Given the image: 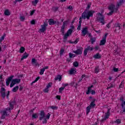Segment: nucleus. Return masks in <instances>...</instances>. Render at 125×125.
Instances as JSON below:
<instances>
[{"instance_id":"f257e3e1","label":"nucleus","mask_w":125,"mask_h":125,"mask_svg":"<svg viewBox=\"0 0 125 125\" xmlns=\"http://www.w3.org/2000/svg\"><path fill=\"white\" fill-rule=\"evenodd\" d=\"M94 13H95V11L93 10L88 11V12H83L82 13V16L80 17L79 19L80 21L79 25H82V19H84V20H85L86 19L89 20L90 17H92Z\"/></svg>"},{"instance_id":"f03ea898","label":"nucleus","mask_w":125,"mask_h":125,"mask_svg":"<svg viewBox=\"0 0 125 125\" xmlns=\"http://www.w3.org/2000/svg\"><path fill=\"white\" fill-rule=\"evenodd\" d=\"M109 10H110V12L107 14V15H112L114 12L117 13L118 12V9L116 8V6L113 4H111L108 6Z\"/></svg>"},{"instance_id":"7ed1b4c3","label":"nucleus","mask_w":125,"mask_h":125,"mask_svg":"<svg viewBox=\"0 0 125 125\" xmlns=\"http://www.w3.org/2000/svg\"><path fill=\"white\" fill-rule=\"evenodd\" d=\"M98 14L99 17H97V21L100 22L102 25H104L105 24V17L100 13H99Z\"/></svg>"},{"instance_id":"20e7f679","label":"nucleus","mask_w":125,"mask_h":125,"mask_svg":"<svg viewBox=\"0 0 125 125\" xmlns=\"http://www.w3.org/2000/svg\"><path fill=\"white\" fill-rule=\"evenodd\" d=\"M83 48L80 47L77 50L73 51V52L77 55H80L83 53Z\"/></svg>"},{"instance_id":"39448f33","label":"nucleus","mask_w":125,"mask_h":125,"mask_svg":"<svg viewBox=\"0 0 125 125\" xmlns=\"http://www.w3.org/2000/svg\"><path fill=\"white\" fill-rule=\"evenodd\" d=\"M107 36H108V33H105L104 36L103 37L102 40L100 42L101 45H104L106 43V39H107Z\"/></svg>"},{"instance_id":"423d86ee","label":"nucleus","mask_w":125,"mask_h":125,"mask_svg":"<svg viewBox=\"0 0 125 125\" xmlns=\"http://www.w3.org/2000/svg\"><path fill=\"white\" fill-rule=\"evenodd\" d=\"M47 26V22H44V24L41 25L42 28L40 29V32H41V33H43L44 32H45V31H46Z\"/></svg>"},{"instance_id":"0eeeda50","label":"nucleus","mask_w":125,"mask_h":125,"mask_svg":"<svg viewBox=\"0 0 125 125\" xmlns=\"http://www.w3.org/2000/svg\"><path fill=\"white\" fill-rule=\"evenodd\" d=\"M67 24H68L67 21H64L62 23V25L61 28V32H62V34H63V35H64V34L65 33V31L64 30H65V27L66 25H67Z\"/></svg>"},{"instance_id":"6e6552de","label":"nucleus","mask_w":125,"mask_h":125,"mask_svg":"<svg viewBox=\"0 0 125 125\" xmlns=\"http://www.w3.org/2000/svg\"><path fill=\"white\" fill-rule=\"evenodd\" d=\"M87 27L85 26V28H83L82 30V34L83 37H85V35L88 34V31L87 30Z\"/></svg>"},{"instance_id":"1a4fd4ad","label":"nucleus","mask_w":125,"mask_h":125,"mask_svg":"<svg viewBox=\"0 0 125 125\" xmlns=\"http://www.w3.org/2000/svg\"><path fill=\"white\" fill-rule=\"evenodd\" d=\"M109 116H110V109H108L107 113H105V116L104 118L102 119V120L101 121V123H103L104 121H106V120H107V119L109 118Z\"/></svg>"},{"instance_id":"9d476101","label":"nucleus","mask_w":125,"mask_h":125,"mask_svg":"<svg viewBox=\"0 0 125 125\" xmlns=\"http://www.w3.org/2000/svg\"><path fill=\"white\" fill-rule=\"evenodd\" d=\"M45 118V113H44V111L43 110H42L40 113L39 120L40 121H42V120H43Z\"/></svg>"},{"instance_id":"9b49d317","label":"nucleus","mask_w":125,"mask_h":125,"mask_svg":"<svg viewBox=\"0 0 125 125\" xmlns=\"http://www.w3.org/2000/svg\"><path fill=\"white\" fill-rule=\"evenodd\" d=\"M10 111H11V108L10 107H7L5 110H4L2 111L3 115H4L5 116H8V112L9 113H10Z\"/></svg>"},{"instance_id":"f8f14e48","label":"nucleus","mask_w":125,"mask_h":125,"mask_svg":"<svg viewBox=\"0 0 125 125\" xmlns=\"http://www.w3.org/2000/svg\"><path fill=\"white\" fill-rule=\"evenodd\" d=\"M0 92L1 94V97H2L3 99L5 98V88H4L3 87H1Z\"/></svg>"},{"instance_id":"ddd939ff","label":"nucleus","mask_w":125,"mask_h":125,"mask_svg":"<svg viewBox=\"0 0 125 125\" xmlns=\"http://www.w3.org/2000/svg\"><path fill=\"white\" fill-rule=\"evenodd\" d=\"M123 3H124V0H120L118 2H117L115 8H117V10H119V8L120 6H121V5H123Z\"/></svg>"},{"instance_id":"4468645a","label":"nucleus","mask_w":125,"mask_h":125,"mask_svg":"<svg viewBox=\"0 0 125 125\" xmlns=\"http://www.w3.org/2000/svg\"><path fill=\"white\" fill-rule=\"evenodd\" d=\"M95 99H93L92 100V101L91 102V103L90 104V105H89V107L92 109V108H94V107H95L96 106V104H95Z\"/></svg>"},{"instance_id":"2eb2a0df","label":"nucleus","mask_w":125,"mask_h":125,"mask_svg":"<svg viewBox=\"0 0 125 125\" xmlns=\"http://www.w3.org/2000/svg\"><path fill=\"white\" fill-rule=\"evenodd\" d=\"M14 76H10L7 80L6 82V85H7V86H8V85H9V83H10V82L11 81H12V79H13V77Z\"/></svg>"},{"instance_id":"dca6fc26","label":"nucleus","mask_w":125,"mask_h":125,"mask_svg":"<svg viewBox=\"0 0 125 125\" xmlns=\"http://www.w3.org/2000/svg\"><path fill=\"white\" fill-rule=\"evenodd\" d=\"M114 28H115V32H117V31H119V30H121V24L118 23H115Z\"/></svg>"},{"instance_id":"f3484780","label":"nucleus","mask_w":125,"mask_h":125,"mask_svg":"<svg viewBox=\"0 0 125 125\" xmlns=\"http://www.w3.org/2000/svg\"><path fill=\"white\" fill-rule=\"evenodd\" d=\"M76 72L77 71H76L75 68H71L69 71V75H75Z\"/></svg>"},{"instance_id":"a211bd4d","label":"nucleus","mask_w":125,"mask_h":125,"mask_svg":"<svg viewBox=\"0 0 125 125\" xmlns=\"http://www.w3.org/2000/svg\"><path fill=\"white\" fill-rule=\"evenodd\" d=\"M48 22L49 25H54V24H56V21L52 19H49Z\"/></svg>"},{"instance_id":"6ab92c4d","label":"nucleus","mask_w":125,"mask_h":125,"mask_svg":"<svg viewBox=\"0 0 125 125\" xmlns=\"http://www.w3.org/2000/svg\"><path fill=\"white\" fill-rule=\"evenodd\" d=\"M28 56H29V54L25 52L22 55V57H21V61H22V60H24V59H26V58H27Z\"/></svg>"},{"instance_id":"aec40b11","label":"nucleus","mask_w":125,"mask_h":125,"mask_svg":"<svg viewBox=\"0 0 125 125\" xmlns=\"http://www.w3.org/2000/svg\"><path fill=\"white\" fill-rule=\"evenodd\" d=\"M31 63L32 65H34L35 66H38V62L37 60L35 59H32L31 60Z\"/></svg>"},{"instance_id":"412c9836","label":"nucleus","mask_w":125,"mask_h":125,"mask_svg":"<svg viewBox=\"0 0 125 125\" xmlns=\"http://www.w3.org/2000/svg\"><path fill=\"white\" fill-rule=\"evenodd\" d=\"M13 83H14L15 84H16V83H19L20 82H21V79H15L13 80Z\"/></svg>"},{"instance_id":"4be33fe9","label":"nucleus","mask_w":125,"mask_h":125,"mask_svg":"<svg viewBox=\"0 0 125 125\" xmlns=\"http://www.w3.org/2000/svg\"><path fill=\"white\" fill-rule=\"evenodd\" d=\"M94 58H95V59H100V58H101V55L100 54H99V53H98L97 54H96L94 56H93Z\"/></svg>"},{"instance_id":"5701e85b","label":"nucleus","mask_w":125,"mask_h":125,"mask_svg":"<svg viewBox=\"0 0 125 125\" xmlns=\"http://www.w3.org/2000/svg\"><path fill=\"white\" fill-rule=\"evenodd\" d=\"M14 104H15V101H13L10 103V107L11 110H12L14 107Z\"/></svg>"},{"instance_id":"b1692460","label":"nucleus","mask_w":125,"mask_h":125,"mask_svg":"<svg viewBox=\"0 0 125 125\" xmlns=\"http://www.w3.org/2000/svg\"><path fill=\"white\" fill-rule=\"evenodd\" d=\"M55 81H59V82H61V80H62V77L61 75H58L57 77L55 78Z\"/></svg>"},{"instance_id":"393cba45","label":"nucleus","mask_w":125,"mask_h":125,"mask_svg":"<svg viewBox=\"0 0 125 125\" xmlns=\"http://www.w3.org/2000/svg\"><path fill=\"white\" fill-rule=\"evenodd\" d=\"M112 87H115V84L110 83L108 85L107 89H110V88H112Z\"/></svg>"},{"instance_id":"a878e982","label":"nucleus","mask_w":125,"mask_h":125,"mask_svg":"<svg viewBox=\"0 0 125 125\" xmlns=\"http://www.w3.org/2000/svg\"><path fill=\"white\" fill-rule=\"evenodd\" d=\"M4 14H5L6 16H9V15H10V12H9V10H6L4 12Z\"/></svg>"},{"instance_id":"bb28decb","label":"nucleus","mask_w":125,"mask_h":125,"mask_svg":"<svg viewBox=\"0 0 125 125\" xmlns=\"http://www.w3.org/2000/svg\"><path fill=\"white\" fill-rule=\"evenodd\" d=\"M19 89V86L17 85L13 88L12 91L13 92H16V91H17V90H18Z\"/></svg>"},{"instance_id":"cd10ccee","label":"nucleus","mask_w":125,"mask_h":125,"mask_svg":"<svg viewBox=\"0 0 125 125\" xmlns=\"http://www.w3.org/2000/svg\"><path fill=\"white\" fill-rule=\"evenodd\" d=\"M124 83H125V80H123L119 85V88H124V87L125 86Z\"/></svg>"},{"instance_id":"c85d7f7f","label":"nucleus","mask_w":125,"mask_h":125,"mask_svg":"<svg viewBox=\"0 0 125 125\" xmlns=\"http://www.w3.org/2000/svg\"><path fill=\"white\" fill-rule=\"evenodd\" d=\"M121 106L122 108H123V110L122 113H125V102H123V103L121 104Z\"/></svg>"},{"instance_id":"c756f323","label":"nucleus","mask_w":125,"mask_h":125,"mask_svg":"<svg viewBox=\"0 0 125 125\" xmlns=\"http://www.w3.org/2000/svg\"><path fill=\"white\" fill-rule=\"evenodd\" d=\"M68 37H69V34H68V33H66L64 35V37H63V42H66V41H67V39H68Z\"/></svg>"},{"instance_id":"7c9ffc66","label":"nucleus","mask_w":125,"mask_h":125,"mask_svg":"<svg viewBox=\"0 0 125 125\" xmlns=\"http://www.w3.org/2000/svg\"><path fill=\"white\" fill-rule=\"evenodd\" d=\"M37 118H39V114H32V119H37Z\"/></svg>"},{"instance_id":"2f4dec72","label":"nucleus","mask_w":125,"mask_h":125,"mask_svg":"<svg viewBox=\"0 0 125 125\" xmlns=\"http://www.w3.org/2000/svg\"><path fill=\"white\" fill-rule=\"evenodd\" d=\"M24 51H25V48L24 47H21L20 49V53H23Z\"/></svg>"},{"instance_id":"473e14b6","label":"nucleus","mask_w":125,"mask_h":125,"mask_svg":"<svg viewBox=\"0 0 125 125\" xmlns=\"http://www.w3.org/2000/svg\"><path fill=\"white\" fill-rule=\"evenodd\" d=\"M86 49L88 51H89V50L92 51V50H93V47H91L90 46H88Z\"/></svg>"},{"instance_id":"72a5a7b5","label":"nucleus","mask_w":125,"mask_h":125,"mask_svg":"<svg viewBox=\"0 0 125 125\" xmlns=\"http://www.w3.org/2000/svg\"><path fill=\"white\" fill-rule=\"evenodd\" d=\"M65 50H64V48H61V50L60 51V55H63V53H64Z\"/></svg>"},{"instance_id":"f704fd0d","label":"nucleus","mask_w":125,"mask_h":125,"mask_svg":"<svg viewBox=\"0 0 125 125\" xmlns=\"http://www.w3.org/2000/svg\"><path fill=\"white\" fill-rule=\"evenodd\" d=\"M90 40L92 44H93L94 42H95V41L96 40V39H95V38H91Z\"/></svg>"},{"instance_id":"c9c22d12","label":"nucleus","mask_w":125,"mask_h":125,"mask_svg":"<svg viewBox=\"0 0 125 125\" xmlns=\"http://www.w3.org/2000/svg\"><path fill=\"white\" fill-rule=\"evenodd\" d=\"M95 73L96 74L99 73V66H97L95 67Z\"/></svg>"},{"instance_id":"e433bc0d","label":"nucleus","mask_w":125,"mask_h":125,"mask_svg":"<svg viewBox=\"0 0 125 125\" xmlns=\"http://www.w3.org/2000/svg\"><path fill=\"white\" fill-rule=\"evenodd\" d=\"M5 37V34H4V35L0 38V43L4 40V37Z\"/></svg>"},{"instance_id":"4c0bfd02","label":"nucleus","mask_w":125,"mask_h":125,"mask_svg":"<svg viewBox=\"0 0 125 125\" xmlns=\"http://www.w3.org/2000/svg\"><path fill=\"white\" fill-rule=\"evenodd\" d=\"M76 55L72 53H69V58H74V57H75Z\"/></svg>"},{"instance_id":"58836bf2","label":"nucleus","mask_w":125,"mask_h":125,"mask_svg":"<svg viewBox=\"0 0 125 125\" xmlns=\"http://www.w3.org/2000/svg\"><path fill=\"white\" fill-rule=\"evenodd\" d=\"M59 89V92H60V93H61V92H62L63 90L65 89V87H61Z\"/></svg>"},{"instance_id":"ea45409f","label":"nucleus","mask_w":125,"mask_h":125,"mask_svg":"<svg viewBox=\"0 0 125 125\" xmlns=\"http://www.w3.org/2000/svg\"><path fill=\"white\" fill-rule=\"evenodd\" d=\"M73 66H74V67H78L79 66V62H73Z\"/></svg>"},{"instance_id":"a19ab883","label":"nucleus","mask_w":125,"mask_h":125,"mask_svg":"<svg viewBox=\"0 0 125 125\" xmlns=\"http://www.w3.org/2000/svg\"><path fill=\"white\" fill-rule=\"evenodd\" d=\"M90 109L91 107H90L89 106H88L86 108V114L87 115L88 114V113H89V112H90Z\"/></svg>"},{"instance_id":"79ce46f5","label":"nucleus","mask_w":125,"mask_h":125,"mask_svg":"<svg viewBox=\"0 0 125 125\" xmlns=\"http://www.w3.org/2000/svg\"><path fill=\"white\" fill-rule=\"evenodd\" d=\"M75 82H73L71 83V85H72V86H74L75 87L77 88V86H78V83H76L75 85Z\"/></svg>"},{"instance_id":"37998d69","label":"nucleus","mask_w":125,"mask_h":125,"mask_svg":"<svg viewBox=\"0 0 125 125\" xmlns=\"http://www.w3.org/2000/svg\"><path fill=\"white\" fill-rule=\"evenodd\" d=\"M45 71V70H44V69H43V68L41 69V70H40V75H43V73H44Z\"/></svg>"},{"instance_id":"c03bdc74","label":"nucleus","mask_w":125,"mask_h":125,"mask_svg":"<svg viewBox=\"0 0 125 125\" xmlns=\"http://www.w3.org/2000/svg\"><path fill=\"white\" fill-rule=\"evenodd\" d=\"M25 16H21L20 18L21 21H25Z\"/></svg>"},{"instance_id":"a18cd8bd","label":"nucleus","mask_w":125,"mask_h":125,"mask_svg":"<svg viewBox=\"0 0 125 125\" xmlns=\"http://www.w3.org/2000/svg\"><path fill=\"white\" fill-rule=\"evenodd\" d=\"M92 90H91V88L90 87H88V90L86 92V94H89V93H90V92H91Z\"/></svg>"},{"instance_id":"49530a36","label":"nucleus","mask_w":125,"mask_h":125,"mask_svg":"<svg viewBox=\"0 0 125 125\" xmlns=\"http://www.w3.org/2000/svg\"><path fill=\"white\" fill-rule=\"evenodd\" d=\"M72 33H73V30L69 29L66 33L69 35H72Z\"/></svg>"},{"instance_id":"de8ad7c7","label":"nucleus","mask_w":125,"mask_h":125,"mask_svg":"<svg viewBox=\"0 0 125 125\" xmlns=\"http://www.w3.org/2000/svg\"><path fill=\"white\" fill-rule=\"evenodd\" d=\"M58 7H53L52 10L55 12L58 10Z\"/></svg>"},{"instance_id":"09e8293b","label":"nucleus","mask_w":125,"mask_h":125,"mask_svg":"<svg viewBox=\"0 0 125 125\" xmlns=\"http://www.w3.org/2000/svg\"><path fill=\"white\" fill-rule=\"evenodd\" d=\"M39 80H40V77H38L35 81L32 82V83H37V82Z\"/></svg>"},{"instance_id":"8fccbe9b","label":"nucleus","mask_w":125,"mask_h":125,"mask_svg":"<svg viewBox=\"0 0 125 125\" xmlns=\"http://www.w3.org/2000/svg\"><path fill=\"white\" fill-rule=\"evenodd\" d=\"M114 123L118 124H121V120L117 119L116 121H114Z\"/></svg>"},{"instance_id":"3c124183","label":"nucleus","mask_w":125,"mask_h":125,"mask_svg":"<svg viewBox=\"0 0 125 125\" xmlns=\"http://www.w3.org/2000/svg\"><path fill=\"white\" fill-rule=\"evenodd\" d=\"M113 71L115 73H117V72H119V68L113 67Z\"/></svg>"},{"instance_id":"603ef678","label":"nucleus","mask_w":125,"mask_h":125,"mask_svg":"<svg viewBox=\"0 0 125 125\" xmlns=\"http://www.w3.org/2000/svg\"><path fill=\"white\" fill-rule=\"evenodd\" d=\"M42 120H43L42 121V124H47V120H46V118H44L43 119H42Z\"/></svg>"},{"instance_id":"864d4df0","label":"nucleus","mask_w":125,"mask_h":125,"mask_svg":"<svg viewBox=\"0 0 125 125\" xmlns=\"http://www.w3.org/2000/svg\"><path fill=\"white\" fill-rule=\"evenodd\" d=\"M52 85V83H49L48 85L46 86V87L47 88H49V87H51V86Z\"/></svg>"},{"instance_id":"5fc2aeb1","label":"nucleus","mask_w":125,"mask_h":125,"mask_svg":"<svg viewBox=\"0 0 125 125\" xmlns=\"http://www.w3.org/2000/svg\"><path fill=\"white\" fill-rule=\"evenodd\" d=\"M39 2V0H35L34 1H32L33 4H37Z\"/></svg>"},{"instance_id":"6e6d98bb","label":"nucleus","mask_w":125,"mask_h":125,"mask_svg":"<svg viewBox=\"0 0 125 125\" xmlns=\"http://www.w3.org/2000/svg\"><path fill=\"white\" fill-rule=\"evenodd\" d=\"M15 85V83L12 81L10 85V87H13V86H14Z\"/></svg>"},{"instance_id":"4d7b16f0","label":"nucleus","mask_w":125,"mask_h":125,"mask_svg":"<svg viewBox=\"0 0 125 125\" xmlns=\"http://www.w3.org/2000/svg\"><path fill=\"white\" fill-rule=\"evenodd\" d=\"M49 90H48V88H47V87H46V88H45L44 90H43V91L45 93H47L48 92Z\"/></svg>"},{"instance_id":"13d9d810","label":"nucleus","mask_w":125,"mask_h":125,"mask_svg":"<svg viewBox=\"0 0 125 125\" xmlns=\"http://www.w3.org/2000/svg\"><path fill=\"white\" fill-rule=\"evenodd\" d=\"M118 53H119V52L118 51V49L114 50V54H115V55L118 54Z\"/></svg>"},{"instance_id":"bf43d9fd","label":"nucleus","mask_w":125,"mask_h":125,"mask_svg":"<svg viewBox=\"0 0 125 125\" xmlns=\"http://www.w3.org/2000/svg\"><path fill=\"white\" fill-rule=\"evenodd\" d=\"M50 117V114L48 113V114L46 115L45 118L47 119V120H49Z\"/></svg>"},{"instance_id":"052dcab7","label":"nucleus","mask_w":125,"mask_h":125,"mask_svg":"<svg viewBox=\"0 0 125 125\" xmlns=\"http://www.w3.org/2000/svg\"><path fill=\"white\" fill-rule=\"evenodd\" d=\"M68 9L70 11H72L73 10V6L70 5L69 7H68Z\"/></svg>"},{"instance_id":"680f3d73","label":"nucleus","mask_w":125,"mask_h":125,"mask_svg":"<svg viewBox=\"0 0 125 125\" xmlns=\"http://www.w3.org/2000/svg\"><path fill=\"white\" fill-rule=\"evenodd\" d=\"M81 28H82V24H79L77 27V30L80 31V30H81Z\"/></svg>"},{"instance_id":"e2e57ef3","label":"nucleus","mask_w":125,"mask_h":125,"mask_svg":"<svg viewBox=\"0 0 125 125\" xmlns=\"http://www.w3.org/2000/svg\"><path fill=\"white\" fill-rule=\"evenodd\" d=\"M88 51H87L86 49H84V55L85 56L87 54V52Z\"/></svg>"},{"instance_id":"0e129e2a","label":"nucleus","mask_w":125,"mask_h":125,"mask_svg":"<svg viewBox=\"0 0 125 125\" xmlns=\"http://www.w3.org/2000/svg\"><path fill=\"white\" fill-rule=\"evenodd\" d=\"M35 23H36V21H35L34 20H33L31 21V24H32V25H35Z\"/></svg>"},{"instance_id":"69168bd1","label":"nucleus","mask_w":125,"mask_h":125,"mask_svg":"<svg viewBox=\"0 0 125 125\" xmlns=\"http://www.w3.org/2000/svg\"><path fill=\"white\" fill-rule=\"evenodd\" d=\"M120 101H122V103H124V102H125L124 100V97H121L120 98Z\"/></svg>"},{"instance_id":"338daca9","label":"nucleus","mask_w":125,"mask_h":125,"mask_svg":"<svg viewBox=\"0 0 125 125\" xmlns=\"http://www.w3.org/2000/svg\"><path fill=\"white\" fill-rule=\"evenodd\" d=\"M91 4H87V6L86 7L87 9H89V8H90V6H91Z\"/></svg>"},{"instance_id":"774afa93","label":"nucleus","mask_w":125,"mask_h":125,"mask_svg":"<svg viewBox=\"0 0 125 125\" xmlns=\"http://www.w3.org/2000/svg\"><path fill=\"white\" fill-rule=\"evenodd\" d=\"M35 10H32L31 13H30V15L32 16V15H33V14H34V13H35Z\"/></svg>"}]
</instances>
